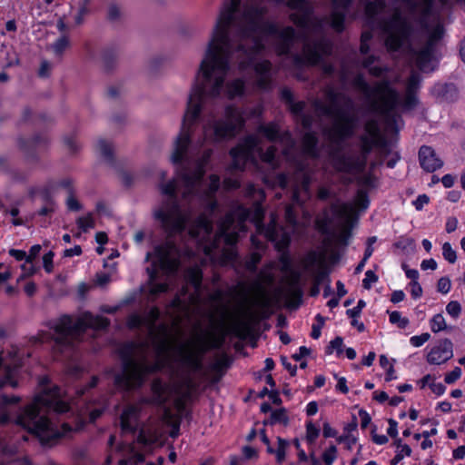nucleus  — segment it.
Wrapping results in <instances>:
<instances>
[{"instance_id": "f257e3e1", "label": "nucleus", "mask_w": 465, "mask_h": 465, "mask_svg": "<svg viewBox=\"0 0 465 465\" xmlns=\"http://www.w3.org/2000/svg\"><path fill=\"white\" fill-rule=\"evenodd\" d=\"M241 2V0L224 2L219 13L198 72V74H202L203 81L198 82L196 79L192 87L181 130L174 142L171 156V162L174 165H182L186 158L192 143V127L201 116L204 98L206 96L217 98L221 94L225 74L230 69L232 49L230 29L235 22Z\"/></svg>"}, {"instance_id": "f03ea898", "label": "nucleus", "mask_w": 465, "mask_h": 465, "mask_svg": "<svg viewBox=\"0 0 465 465\" xmlns=\"http://www.w3.org/2000/svg\"><path fill=\"white\" fill-rule=\"evenodd\" d=\"M327 98L331 106H326L320 101H315L314 107L325 115L333 116L335 121L331 129L326 131L328 139L338 146L336 153H332L335 169L342 173L362 172L367 163V158L376 145H384L386 140L381 135L380 128L376 121H370L365 125V131L369 136L361 137V157L348 156L340 153L342 143L351 138L358 124V117L343 108L338 106V99L345 100V106L352 108V101L342 94L330 90Z\"/></svg>"}, {"instance_id": "7ed1b4c3", "label": "nucleus", "mask_w": 465, "mask_h": 465, "mask_svg": "<svg viewBox=\"0 0 465 465\" xmlns=\"http://www.w3.org/2000/svg\"><path fill=\"white\" fill-rule=\"evenodd\" d=\"M139 347L140 343L137 341H128L122 343L117 350L122 371L114 375V383L124 391L141 389L148 375L160 372L164 367L162 361L147 363L134 359V353Z\"/></svg>"}, {"instance_id": "20e7f679", "label": "nucleus", "mask_w": 465, "mask_h": 465, "mask_svg": "<svg viewBox=\"0 0 465 465\" xmlns=\"http://www.w3.org/2000/svg\"><path fill=\"white\" fill-rule=\"evenodd\" d=\"M69 410V404L61 399L60 386L53 385L51 389L35 394L33 401L22 408L15 419V423L18 426H28L36 421V419H42L50 411L65 413Z\"/></svg>"}, {"instance_id": "39448f33", "label": "nucleus", "mask_w": 465, "mask_h": 465, "mask_svg": "<svg viewBox=\"0 0 465 465\" xmlns=\"http://www.w3.org/2000/svg\"><path fill=\"white\" fill-rule=\"evenodd\" d=\"M352 86L361 92L371 101V108L375 111L387 112L395 108L399 104V93L389 80L385 79L371 86L362 74H358L352 80Z\"/></svg>"}, {"instance_id": "423d86ee", "label": "nucleus", "mask_w": 465, "mask_h": 465, "mask_svg": "<svg viewBox=\"0 0 465 465\" xmlns=\"http://www.w3.org/2000/svg\"><path fill=\"white\" fill-rule=\"evenodd\" d=\"M332 50V44L330 40L322 38L315 41L312 46L304 47L303 54H294L292 55L293 67L302 71L308 66H322L323 74H333L335 68L331 63L324 61V56L330 55Z\"/></svg>"}, {"instance_id": "0eeeda50", "label": "nucleus", "mask_w": 465, "mask_h": 465, "mask_svg": "<svg viewBox=\"0 0 465 465\" xmlns=\"http://www.w3.org/2000/svg\"><path fill=\"white\" fill-rule=\"evenodd\" d=\"M246 124L243 109L235 104H228L224 108V118L214 121L213 136L216 142L232 140L242 132Z\"/></svg>"}, {"instance_id": "6e6552de", "label": "nucleus", "mask_w": 465, "mask_h": 465, "mask_svg": "<svg viewBox=\"0 0 465 465\" xmlns=\"http://www.w3.org/2000/svg\"><path fill=\"white\" fill-rule=\"evenodd\" d=\"M381 28L387 35L384 44L389 52L399 51L412 33L411 23L400 13L384 20Z\"/></svg>"}, {"instance_id": "1a4fd4ad", "label": "nucleus", "mask_w": 465, "mask_h": 465, "mask_svg": "<svg viewBox=\"0 0 465 465\" xmlns=\"http://www.w3.org/2000/svg\"><path fill=\"white\" fill-rule=\"evenodd\" d=\"M197 342L200 347V354L187 351L184 344L180 345L177 349V352L181 356V363L193 371H201L203 368L202 354L208 349H220L224 342V337L213 332L202 331L201 335L197 337Z\"/></svg>"}, {"instance_id": "9d476101", "label": "nucleus", "mask_w": 465, "mask_h": 465, "mask_svg": "<svg viewBox=\"0 0 465 465\" xmlns=\"http://www.w3.org/2000/svg\"><path fill=\"white\" fill-rule=\"evenodd\" d=\"M153 217L169 234L183 232L188 222L187 216L182 213L178 197L165 200L163 207L153 212Z\"/></svg>"}, {"instance_id": "9b49d317", "label": "nucleus", "mask_w": 465, "mask_h": 465, "mask_svg": "<svg viewBox=\"0 0 465 465\" xmlns=\"http://www.w3.org/2000/svg\"><path fill=\"white\" fill-rule=\"evenodd\" d=\"M27 432L38 439L43 446H53L60 439L70 433L73 430L68 423H63L61 428H57L47 415H43L42 419H36V421L28 426H21Z\"/></svg>"}, {"instance_id": "f8f14e48", "label": "nucleus", "mask_w": 465, "mask_h": 465, "mask_svg": "<svg viewBox=\"0 0 465 465\" xmlns=\"http://www.w3.org/2000/svg\"><path fill=\"white\" fill-rule=\"evenodd\" d=\"M260 140L255 134H247L240 142L230 149L232 167L237 171H244L248 162H255L254 153L258 148Z\"/></svg>"}, {"instance_id": "ddd939ff", "label": "nucleus", "mask_w": 465, "mask_h": 465, "mask_svg": "<svg viewBox=\"0 0 465 465\" xmlns=\"http://www.w3.org/2000/svg\"><path fill=\"white\" fill-rule=\"evenodd\" d=\"M56 334L54 342L59 346H72L71 339L84 333L81 317L76 322L69 314H63L54 327Z\"/></svg>"}, {"instance_id": "4468645a", "label": "nucleus", "mask_w": 465, "mask_h": 465, "mask_svg": "<svg viewBox=\"0 0 465 465\" xmlns=\"http://www.w3.org/2000/svg\"><path fill=\"white\" fill-rule=\"evenodd\" d=\"M267 9L264 6L251 5L243 12V18L247 25L242 29V35L250 37L251 35L261 33L265 35L264 25L266 23H273L272 21L264 20Z\"/></svg>"}, {"instance_id": "2eb2a0df", "label": "nucleus", "mask_w": 465, "mask_h": 465, "mask_svg": "<svg viewBox=\"0 0 465 465\" xmlns=\"http://www.w3.org/2000/svg\"><path fill=\"white\" fill-rule=\"evenodd\" d=\"M352 4L353 0H331L329 25L336 33L341 34L345 30L346 17Z\"/></svg>"}, {"instance_id": "dca6fc26", "label": "nucleus", "mask_w": 465, "mask_h": 465, "mask_svg": "<svg viewBox=\"0 0 465 465\" xmlns=\"http://www.w3.org/2000/svg\"><path fill=\"white\" fill-rule=\"evenodd\" d=\"M355 206L360 211H365L370 206V198L368 192L364 189H358L354 197L353 204L344 203L341 205L332 204L331 210L333 213L339 217L345 218L356 215Z\"/></svg>"}, {"instance_id": "f3484780", "label": "nucleus", "mask_w": 465, "mask_h": 465, "mask_svg": "<svg viewBox=\"0 0 465 465\" xmlns=\"http://www.w3.org/2000/svg\"><path fill=\"white\" fill-rule=\"evenodd\" d=\"M49 140L46 135L36 134L30 139L20 137L18 139V145L21 151L24 152L27 160L38 161V152L42 149H46Z\"/></svg>"}, {"instance_id": "a211bd4d", "label": "nucleus", "mask_w": 465, "mask_h": 465, "mask_svg": "<svg viewBox=\"0 0 465 465\" xmlns=\"http://www.w3.org/2000/svg\"><path fill=\"white\" fill-rule=\"evenodd\" d=\"M140 404L126 405L120 415V427L124 433L134 434L138 430V422L142 414Z\"/></svg>"}, {"instance_id": "6ab92c4d", "label": "nucleus", "mask_w": 465, "mask_h": 465, "mask_svg": "<svg viewBox=\"0 0 465 465\" xmlns=\"http://www.w3.org/2000/svg\"><path fill=\"white\" fill-rule=\"evenodd\" d=\"M174 248L175 245L172 242H165L154 247L153 255L157 258L156 262L162 270H172L176 266L175 262L171 258ZM152 255V252H147L145 260L149 261Z\"/></svg>"}, {"instance_id": "aec40b11", "label": "nucleus", "mask_w": 465, "mask_h": 465, "mask_svg": "<svg viewBox=\"0 0 465 465\" xmlns=\"http://www.w3.org/2000/svg\"><path fill=\"white\" fill-rule=\"evenodd\" d=\"M301 274L292 272V279L290 280L287 291V307L292 310L298 309L302 303L303 291L300 284Z\"/></svg>"}, {"instance_id": "412c9836", "label": "nucleus", "mask_w": 465, "mask_h": 465, "mask_svg": "<svg viewBox=\"0 0 465 465\" xmlns=\"http://www.w3.org/2000/svg\"><path fill=\"white\" fill-rule=\"evenodd\" d=\"M265 35L277 36L282 44L292 47L297 39V33L292 26H285L282 29L276 23H266L264 25Z\"/></svg>"}, {"instance_id": "4be33fe9", "label": "nucleus", "mask_w": 465, "mask_h": 465, "mask_svg": "<svg viewBox=\"0 0 465 465\" xmlns=\"http://www.w3.org/2000/svg\"><path fill=\"white\" fill-rule=\"evenodd\" d=\"M436 50V25H430L427 46L420 50L416 54V65L423 70L433 59V53Z\"/></svg>"}, {"instance_id": "5701e85b", "label": "nucleus", "mask_w": 465, "mask_h": 465, "mask_svg": "<svg viewBox=\"0 0 465 465\" xmlns=\"http://www.w3.org/2000/svg\"><path fill=\"white\" fill-rule=\"evenodd\" d=\"M306 262L311 266H319V270L314 276L313 283L321 285L325 281L330 282V270L324 262L322 254L316 252H311L306 257Z\"/></svg>"}, {"instance_id": "b1692460", "label": "nucleus", "mask_w": 465, "mask_h": 465, "mask_svg": "<svg viewBox=\"0 0 465 465\" xmlns=\"http://www.w3.org/2000/svg\"><path fill=\"white\" fill-rule=\"evenodd\" d=\"M420 167L428 173L436 171V153L432 147L422 145L419 150ZM430 183H436V174L432 173Z\"/></svg>"}, {"instance_id": "393cba45", "label": "nucleus", "mask_w": 465, "mask_h": 465, "mask_svg": "<svg viewBox=\"0 0 465 465\" xmlns=\"http://www.w3.org/2000/svg\"><path fill=\"white\" fill-rule=\"evenodd\" d=\"M82 327L84 333L86 330L105 331L110 327L111 322L108 318L102 315H94L91 312H84L81 315Z\"/></svg>"}, {"instance_id": "a878e982", "label": "nucleus", "mask_w": 465, "mask_h": 465, "mask_svg": "<svg viewBox=\"0 0 465 465\" xmlns=\"http://www.w3.org/2000/svg\"><path fill=\"white\" fill-rule=\"evenodd\" d=\"M298 14H291V21L297 26L302 29H308L311 25L315 28L321 27V21L313 16V8L311 6L299 10Z\"/></svg>"}, {"instance_id": "bb28decb", "label": "nucleus", "mask_w": 465, "mask_h": 465, "mask_svg": "<svg viewBox=\"0 0 465 465\" xmlns=\"http://www.w3.org/2000/svg\"><path fill=\"white\" fill-rule=\"evenodd\" d=\"M319 139L315 132L308 131L302 138V150L305 155L312 158L319 156Z\"/></svg>"}, {"instance_id": "cd10ccee", "label": "nucleus", "mask_w": 465, "mask_h": 465, "mask_svg": "<svg viewBox=\"0 0 465 465\" xmlns=\"http://www.w3.org/2000/svg\"><path fill=\"white\" fill-rule=\"evenodd\" d=\"M177 174L183 180L186 187H193L203 179L204 170L203 166H198L191 172L186 167H183Z\"/></svg>"}, {"instance_id": "c85d7f7f", "label": "nucleus", "mask_w": 465, "mask_h": 465, "mask_svg": "<svg viewBox=\"0 0 465 465\" xmlns=\"http://www.w3.org/2000/svg\"><path fill=\"white\" fill-rule=\"evenodd\" d=\"M257 132L272 143L279 142L282 138L280 127L275 122L260 124L257 128Z\"/></svg>"}, {"instance_id": "c756f323", "label": "nucleus", "mask_w": 465, "mask_h": 465, "mask_svg": "<svg viewBox=\"0 0 465 465\" xmlns=\"http://www.w3.org/2000/svg\"><path fill=\"white\" fill-rule=\"evenodd\" d=\"M232 223L233 217L231 213H228L219 224V230L223 236L224 243L230 246H234L238 241V235L236 232H227Z\"/></svg>"}, {"instance_id": "7c9ffc66", "label": "nucleus", "mask_w": 465, "mask_h": 465, "mask_svg": "<svg viewBox=\"0 0 465 465\" xmlns=\"http://www.w3.org/2000/svg\"><path fill=\"white\" fill-rule=\"evenodd\" d=\"M184 279L188 284L199 291L203 284V270L198 266H191L184 272Z\"/></svg>"}, {"instance_id": "2f4dec72", "label": "nucleus", "mask_w": 465, "mask_h": 465, "mask_svg": "<svg viewBox=\"0 0 465 465\" xmlns=\"http://www.w3.org/2000/svg\"><path fill=\"white\" fill-rule=\"evenodd\" d=\"M386 7L385 0H372L369 1L364 7L367 22L372 24L376 16L381 13Z\"/></svg>"}, {"instance_id": "473e14b6", "label": "nucleus", "mask_w": 465, "mask_h": 465, "mask_svg": "<svg viewBox=\"0 0 465 465\" xmlns=\"http://www.w3.org/2000/svg\"><path fill=\"white\" fill-rule=\"evenodd\" d=\"M246 90L245 81L242 78H236L226 84V93L229 99L243 96Z\"/></svg>"}, {"instance_id": "72a5a7b5", "label": "nucleus", "mask_w": 465, "mask_h": 465, "mask_svg": "<svg viewBox=\"0 0 465 465\" xmlns=\"http://www.w3.org/2000/svg\"><path fill=\"white\" fill-rule=\"evenodd\" d=\"M290 422L289 416L285 408H280L273 410L270 417L262 421L264 426H274L276 424H282L287 426Z\"/></svg>"}, {"instance_id": "f704fd0d", "label": "nucleus", "mask_w": 465, "mask_h": 465, "mask_svg": "<svg viewBox=\"0 0 465 465\" xmlns=\"http://www.w3.org/2000/svg\"><path fill=\"white\" fill-rule=\"evenodd\" d=\"M151 391L153 393V397L156 401V404H163L166 401L165 392H166V384L163 381L162 379L156 378L151 383Z\"/></svg>"}, {"instance_id": "c9c22d12", "label": "nucleus", "mask_w": 465, "mask_h": 465, "mask_svg": "<svg viewBox=\"0 0 465 465\" xmlns=\"http://www.w3.org/2000/svg\"><path fill=\"white\" fill-rule=\"evenodd\" d=\"M117 50L114 46L106 47L104 49L102 53V59L104 70L106 72L112 71L117 61Z\"/></svg>"}, {"instance_id": "e433bc0d", "label": "nucleus", "mask_w": 465, "mask_h": 465, "mask_svg": "<svg viewBox=\"0 0 465 465\" xmlns=\"http://www.w3.org/2000/svg\"><path fill=\"white\" fill-rule=\"evenodd\" d=\"M97 149L101 154V156L110 164L114 165V148L111 143L107 142L104 139H99L97 142Z\"/></svg>"}, {"instance_id": "4c0bfd02", "label": "nucleus", "mask_w": 465, "mask_h": 465, "mask_svg": "<svg viewBox=\"0 0 465 465\" xmlns=\"http://www.w3.org/2000/svg\"><path fill=\"white\" fill-rule=\"evenodd\" d=\"M242 211L244 218L262 221L264 217V209L261 201H255L251 207L242 208Z\"/></svg>"}, {"instance_id": "58836bf2", "label": "nucleus", "mask_w": 465, "mask_h": 465, "mask_svg": "<svg viewBox=\"0 0 465 465\" xmlns=\"http://www.w3.org/2000/svg\"><path fill=\"white\" fill-rule=\"evenodd\" d=\"M453 355L452 343L450 340H443L438 343V364L450 359Z\"/></svg>"}, {"instance_id": "ea45409f", "label": "nucleus", "mask_w": 465, "mask_h": 465, "mask_svg": "<svg viewBox=\"0 0 465 465\" xmlns=\"http://www.w3.org/2000/svg\"><path fill=\"white\" fill-rule=\"evenodd\" d=\"M278 447L274 450L272 446L267 448V451L269 453H275L277 463L281 464L284 461L286 457V448L288 446V441L285 439L281 437L277 438Z\"/></svg>"}, {"instance_id": "a19ab883", "label": "nucleus", "mask_w": 465, "mask_h": 465, "mask_svg": "<svg viewBox=\"0 0 465 465\" xmlns=\"http://www.w3.org/2000/svg\"><path fill=\"white\" fill-rule=\"evenodd\" d=\"M193 226L199 230H203L207 233L213 231V223L205 213L199 214L193 221Z\"/></svg>"}, {"instance_id": "79ce46f5", "label": "nucleus", "mask_w": 465, "mask_h": 465, "mask_svg": "<svg viewBox=\"0 0 465 465\" xmlns=\"http://www.w3.org/2000/svg\"><path fill=\"white\" fill-rule=\"evenodd\" d=\"M159 190L161 193L167 196L168 199L177 198V183L174 179H172L165 183H160Z\"/></svg>"}, {"instance_id": "37998d69", "label": "nucleus", "mask_w": 465, "mask_h": 465, "mask_svg": "<svg viewBox=\"0 0 465 465\" xmlns=\"http://www.w3.org/2000/svg\"><path fill=\"white\" fill-rule=\"evenodd\" d=\"M146 325V318L137 312L131 313L126 319V326L129 330H137Z\"/></svg>"}, {"instance_id": "c03bdc74", "label": "nucleus", "mask_w": 465, "mask_h": 465, "mask_svg": "<svg viewBox=\"0 0 465 465\" xmlns=\"http://www.w3.org/2000/svg\"><path fill=\"white\" fill-rule=\"evenodd\" d=\"M342 346L343 338L341 336H337L333 340H331L330 343L326 346L325 354L331 355L333 353L334 351H336V355L340 357L343 352Z\"/></svg>"}, {"instance_id": "a18cd8bd", "label": "nucleus", "mask_w": 465, "mask_h": 465, "mask_svg": "<svg viewBox=\"0 0 465 465\" xmlns=\"http://www.w3.org/2000/svg\"><path fill=\"white\" fill-rule=\"evenodd\" d=\"M76 224L81 232H88L89 229L94 228L95 225L93 214L91 213H88L85 216L78 217L76 219Z\"/></svg>"}, {"instance_id": "49530a36", "label": "nucleus", "mask_w": 465, "mask_h": 465, "mask_svg": "<svg viewBox=\"0 0 465 465\" xmlns=\"http://www.w3.org/2000/svg\"><path fill=\"white\" fill-rule=\"evenodd\" d=\"M389 321L391 324H396L400 329H405L410 321L406 317H401V313L398 311L389 312Z\"/></svg>"}, {"instance_id": "de8ad7c7", "label": "nucleus", "mask_w": 465, "mask_h": 465, "mask_svg": "<svg viewBox=\"0 0 465 465\" xmlns=\"http://www.w3.org/2000/svg\"><path fill=\"white\" fill-rule=\"evenodd\" d=\"M305 428L307 442L309 444L314 443L320 435V429L312 420L306 422Z\"/></svg>"}, {"instance_id": "09e8293b", "label": "nucleus", "mask_w": 465, "mask_h": 465, "mask_svg": "<svg viewBox=\"0 0 465 465\" xmlns=\"http://www.w3.org/2000/svg\"><path fill=\"white\" fill-rule=\"evenodd\" d=\"M147 284L149 286V294L154 297L167 292L169 289V285L166 282H157L156 281Z\"/></svg>"}, {"instance_id": "8fccbe9b", "label": "nucleus", "mask_w": 465, "mask_h": 465, "mask_svg": "<svg viewBox=\"0 0 465 465\" xmlns=\"http://www.w3.org/2000/svg\"><path fill=\"white\" fill-rule=\"evenodd\" d=\"M271 68L272 64L269 60H262L253 65L254 72L259 76L270 75Z\"/></svg>"}, {"instance_id": "3c124183", "label": "nucleus", "mask_w": 465, "mask_h": 465, "mask_svg": "<svg viewBox=\"0 0 465 465\" xmlns=\"http://www.w3.org/2000/svg\"><path fill=\"white\" fill-rule=\"evenodd\" d=\"M331 223V220L329 216H324L322 219H318L315 222L316 229L324 235L331 234V231L330 230V225Z\"/></svg>"}, {"instance_id": "603ef678", "label": "nucleus", "mask_w": 465, "mask_h": 465, "mask_svg": "<svg viewBox=\"0 0 465 465\" xmlns=\"http://www.w3.org/2000/svg\"><path fill=\"white\" fill-rule=\"evenodd\" d=\"M305 107H306V104L304 101H297V102L293 101L292 103H291L288 105V109H289L290 113L294 117H300L301 115L305 114L304 113Z\"/></svg>"}, {"instance_id": "864d4df0", "label": "nucleus", "mask_w": 465, "mask_h": 465, "mask_svg": "<svg viewBox=\"0 0 465 465\" xmlns=\"http://www.w3.org/2000/svg\"><path fill=\"white\" fill-rule=\"evenodd\" d=\"M337 458V448L331 444L322 453V460L325 465H331Z\"/></svg>"}, {"instance_id": "5fc2aeb1", "label": "nucleus", "mask_w": 465, "mask_h": 465, "mask_svg": "<svg viewBox=\"0 0 465 465\" xmlns=\"http://www.w3.org/2000/svg\"><path fill=\"white\" fill-rule=\"evenodd\" d=\"M68 46V37L66 35H62L54 42L53 48L55 54L61 55Z\"/></svg>"}, {"instance_id": "6e6d98bb", "label": "nucleus", "mask_w": 465, "mask_h": 465, "mask_svg": "<svg viewBox=\"0 0 465 465\" xmlns=\"http://www.w3.org/2000/svg\"><path fill=\"white\" fill-rule=\"evenodd\" d=\"M442 256L450 263H454L457 260V252L451 247L450 243L444 242L442 245Z\"/></svg>"}, {"instance_id": "4d7b16f0", "label": "nucleus", "mask_w": 465, "mask_h": 465, "mask_svg": "<svg viewBox=\"0 0 465 465\" xmlns=\"http://www.w3.org/2000/svg\"><path fill=\"white\" fill-rule=\"evenodd\" d=\"M418 104V98L416 93L414 92H407L402 101V106L405 109H413Z\"/></svg>"}, {"instance_id": "13d9d810", "label": "nucleus", "mask_w": 465, "mask_h": 465, "mask_svg": "<svg viewBox=\"0 0 465 465\" xmlns=\"http://www.w3.org/2000/svg\"><path fill=\"white\" fill-rule=\"evenodd\" d=\"M411 449L408 444H403L401 449L398 450L395 456L391 460V465H397L404 456H411Z\"/></svg>"}, {"instance_id": "bf43d9fd", "label": "nucleus", "mask_w": 465, "mask_h": 465, "mask_svg": "<svg viewBox=\"0 0 465 465\" xmlns=\"http://www.w3.org/2000/svg\"><path fill=\"white\" fill-rule=\"evenodd\" d=\"M446 312L453 319H458L461 312V306L457 301L450 302L446 306Z\"/></svg>"}, {"instance_id": "052dcab7", "label": "nucleus", "mask_w": 465, "mask_h": 465, "mask_svg": "<svg viewBox=\"0 0 465 465\" xmlns=\"http://www.w3.org/2000/svg\"><path fill=\"white\" fill-rule=\"evenodd\" d=\"M143 317L146 318V325H153L160 319L161 311L157 306H153Z\"/></svg>"}, {"instance_id": "680f3d73", "label": "nucleus", "mask_w": 465, "mask_h": 465, "mask_svg": "<svg viewBox=\"0 0 465 465\" xmlns=\"http://www.w3.org/2000/svg\"><path fill=\"white\" fill-rule=\"evenodd\" d=\"M420 82V76L417 73H411L408 81H407V86L406 91L407 92H417V89L419 88Z\"/></svg>"}, {"instance_id": "e2e57ef3", "label": "nucleus", "mask_w": 465, "mask_h": 465, "mask_svg": "<svg viewBox=\"0 0 465 465\" xmlns=\"http://www.w3.org/2000/svg\"><path fill=\"white\" fill-rule=\"evenodd\" d=\"M421 389L429 387L433 393H436V377L430 374L425 375L419 381Z\"/></svg>"}, {"instance_id": "0e129e2a", "label": "nucleus", "mask_w": 465, "mask_h": 465, "mask_svg": "<svg viewBox=\"0 0 465 465\" xmlns=\"http://www.w3.org/2000/svg\"><path fill=\"white\" fill-rule=\"evenodd\" d=\"M280 262L282 264V272H290L291 273V279H292V272H296V271L293 270L292 261V258L290 257V255L288 253H283L280 257Z\"/></svg>"}, {"instance_id": "69168bd1", "label": "nucleus", "mask_w": 465, "mask_h": 465, "mask_svg": "<svg viewBox=\"0 0 465 465\" xmlns=\"http://www.w3.org/2000/svg\"><path fill=\"white\" fill-rule=\"evenodd\" d=\"M378 280V275L373 271L368 270L365 272V278L362 280V287L366 290H370L372 283L377 282Z\"/></svg>"}, {"instance_id": "338daca9", "label": "nucleus", "mask_w": 465, "mask_h": 465, "mask_svg": "<svg viewBox=\"0 0 465 465\" xmlns=\"http://www.w3.org/2000/svg\"><path fill=\"white\" fill-rule=\"evenodd\" d=\"M366 302L363 300H359L357 305L351 309L346 311V315L349 318H359L361 314L363 308H365Z\"/></svg>"}, {"instance_id": "774afa93", "label": "nucleus", "mask_w": 465, "mask_h": 465, "mask_svg": "<svg viewBox=\"0 0 465 465\" xmlns=\"http://www.w3.org/2000/svg\"><path fill=\"white\" fill-rule=\"evenodd\" d=\"M54 253L52 251L47 252L43 256V266L47 273H51L54 270Z\"/></svg>"}]
</instances>
